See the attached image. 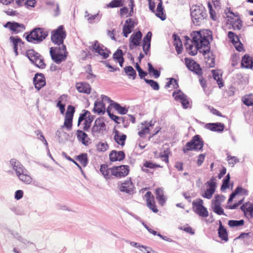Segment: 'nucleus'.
<instances>
[{"instance_id": "nucleus-17", "label": "nucleus", "mask_w": 253, "mask_h": 253, "mask_svg": "<svg viewBox=\"0 0 253 253\" xmlns=\"http://www.w3.org/2000/svg\"><path fill=\"white\" fill-rule=\"evenodd\" d=\"M142 34L140 31H138L132 34L129 38V46L131 49L133 46H137L140 44V42L142 38Z\"/></svg>"}, {"instance_id": "nucleus-5", "label": "nucleus", "mask_w": 253, "mask_h": 253, "mask_svg": "<svg viewBox=\"0 0 253 253\" xmlns=\"http://www.w3.org/2000/svg\"><path fill=\"white\" fill-rule=\"evenodd\" d=\"M203 147V142L200 136L196 135L194 136L192 140L187 143L185 148H184L183 150L185 153L186 152L192 150H200Z\"/></svg>"}, {"instance_id": "nucleus-27", "label": "nucleus", "mask_w": 253, "mask_h": 253, "mask_svg": "<svg viewBox=\"0 0 253 253\" xmlns=\"http://www.w3.org/2000/svg\"><path fill=\"white\" fill-rule=\"evenodd\" d=\"M18 178L23 182L26 184H30L33 180L31 176L28 174V171L26 169L23 172H20L19 174L16 175Z\"/></svg>"}, {"instance_id": "nucleus-64", "label": "nucleus", "mask_w": 253, "mask_h": 253, "mask_svg": "<svg viewBox=\"0 0 253 253\" xmlns=\"http://www.w3.org/2000/svg\"><path fill=\"white\" fill-rule=\"evenodd\" d=\"M143 167H145V168H150V169H155L156 168L160 167V166L154 164L149 161H146L143 164Z\"/></svg>"}, {"instance_id": "nucleus-49", "label": "nucleus", "mask_w": 253, "mask_h": 253, "mask_svg": "<svg viewBox=\"0 0 253 253\" xmlns=\"http://www.w3.org/2000/svg\"><path fill=\"white\" fill-rule=\"evenodd\" d=\"M169 81L165 85L166 88L169 87L171 85H173L174 88H177L179 86L178 82L174 78H169Z\"/></svg>"}, {"instance_id": "nucleus-31", "label": "nucleus", "mask_w": 253, "mask_h": 253, "mask_svg": "<svg viewBox=\"0 0 253 253\" xmlns=\"http://www.w3.org/2000/svg\"><path fill=\"white\" fill-rule=\"evenodd\" d=\"M155 193L157 200L161 206H163L166 201L163 189L162 188H158L156 190Z\"/></svg>"}, {"instance_id": "nucleus-12", "label": "nucleus", "mask_w": 253, "mask_h": 253, "mask_svg": "<svg viewBox=\"0 0 253 253\" xmlns=\"http://www.w3.org/2000/svg\"><path fill=\"white\" fill-rule=\"evenodd\" d=\"M137 24V21L136 19L132 18L126 19L123 28V36L127 38L128 35L131 33L132 30Z\"/></svg>"}, {"instance_id": "nucleus-11", "label": "nucleus", "mask_w": 253, "mask_h": 253, "mask_svg": "<svg viewBox=\"0 0 253 253\" xmlns=\"http://www.w3.org/2000/svg\"><path fill=\"white\" fill-rule=\"evenodd\" d=\"M75 112V108L73 106L69 105L67 107L64 120V126H66L68 129L72 128L73 118Z\"/></svg>"}, {"instance_id": "nucleus-55", "label": "nucleus", "mask_w": 253, "mask_h": 253, "mask_svg": "<svg viewBox=\"0 0 253 253\" xmlns=\"http://www.w3.org/2000/svg\"><path fill=\"white\" fill-rule=\"evenodd\" d=\"M230 180V175L228 173L223 180V183L221 187L222 191L229 188V182Z\"/></svg>"}, {"instance_id": "nucleus-43", "label": "nucleus", "mask_w": 253, "mask_h": 253, "mask_svg": "<svg viewBox=\"0 0 253 253\" xmlns=\"http://www.w3.org/2000/svg\"><path fill=\"white\" fill-rule=\"evenodd\" d=\"M100 171L106 179L110 178L112 175L110 174L111 172L110 169H108L105 165H102L101 166Z\"/></svg>"}, {"instance_id": "nucleus-29", "label": "nucleus", "mask_w": 253, "mask_h": 253, "mask_svg": "<svg viewBox=\"0 0 253 253\" xmlns=\"http://www.w3.org/2000/svg\"><path fill=\"white\" fill-rule=\"evenodd\" d=\"M93 111L94 113L98 114H104L105 112V105L104 103L100 101H95Z\"/></svg>"}, {"instance_id": "nucleus-44", "label": "nucleus", "mask_w": 253, "mask_h": 253, "mask_svg": "<svg viewBox=\"0 0 253 253\" xmlns=\"http://www.w3.org/2000/svg\"><path fill=\"white\" fill-rule=\"evenodd\" d=\"M77 159L84 167H85L88 163L87 156L86 153H83L78 156Z\"/></svg>"}, {"instance_id": "nucleus-38", "label": "nucleus", "mask_w": 253, "mask_h": 253, "mask_svg": "<svg viewBox=\"0 0 253 253\" xmlns=\"http://www.w3.org/2000/svg\"><path fill=\"white\" fill-rule=\"evenodd\" d=\"M113 106L112 107L114 108L118 113L125 115L128 112V109L125 107L121 106L119 103L115 102L113 103L112 104Z\"/></svg>"}, {"instance_id": "nucleus-62", "label": "nucleus", "mask_w": 253, "mask_h": 253, "mask_svg": "<svg viewBox=\"0 0 253 253\" xmlns=\"http://www.w3.org/2000/svg\"><path fill=\"white\" fill-rule=\"evenodd\" d=\"M101 102H107L108 103H110V106L112 107L113 103H115L113 100H111L109 97L107 96H106L105 95H102L101 96Z\"/></svg>"}, {"instance_id": "nucleus-56", "label": "nucleus", "mask_w": 253, "mask_h": 253, "mask_svg": "<svg viewBox=\"0 0 253 253\" xmlns=\"http://www.w3.org/2000/svg\"><path fill=\"white\" fill-rule=\"evenodd\" d=\"M173 44L175 47L177 54H179L181 53L183 49L181 41H178L176 42H174Z\"/></svg>"}, {"instance_id": "nucleus-21", "label": "nucleus", "mask_w": 253, "mask_h": 253, "mask_svg": "<svg viewBox=\"0 0 253 253\" xmlns=\"http://www.w3.org/2000/svg\"><path fill=\"white\" fill-rule=\"evenodd\" d=\"M152 36V33L148 32L143 40V50L146 55L148 54L150 48Z\"/></svg>"}, {"instance_id": "nucleus-59", "label": "nucleus", "mask_w": 253, "mask_h": 253, "mask_svg": "<svg viewBox=\"0 0 253 253\" xmlns=\"http://www.w3.org/2000/svg\"><path fill=\"white\" fill-rule=\"evenodd\" d=\"M103 131V130L94 124L91 129V133L94 136H97L98 133L102 132Z\"/></svg>"}, {"instance_id": "nucleus-50", "label": "nucleus", "mask_w": 253, "mask_h": 253, "mask_svg": "<svg viewBox=\"0 0 253 253\" xmlns=\"http://www.w3.org/2000/svg\"><path fill=\"white\" fill-rule=\"evenodd\" d=\"M244 221L243 219L240 220H230L228 221V225L230 227H238L244 224Z\"/></svg>"}, {"instance_id": "nucleus-8", "label": "nucleus", "mask_w": 253, "mask_h": 253, "mask_svg": "<svg viewBox=\"0 0 253 253\" xmlns=\"http://www.w3.org/2000/svg\"><path fill=\"white\" fill-rule=\"evenodd\" d=\"M112 175L117 178H121L126 176L129 171V166L126 165H121L118 167H113L110 169Z\"/></svg>"}, {"instance_id": "nucleus-13", "label": "nucleus", "mask_w": 253, "mask_h": 253, "mask_svg": "<svg viewBox=\"0 0 253 253\" xmlns=\"http://www.w3.org/2000/svg\"><path fill=\"white\" fill-rule=\"evenodd\" d=\"M118 188L120 191L129 195L133 193L134 185L130 179L119 184Z\"/></svg>"}, {"instance_id": "nucleus-53", "label": "nucleus", "mask_w": 253, "mask_h": 253, "mask_svg": "<svg viewBox=\"0 0 253 253\" xmlns=\"http://www.w3.org/2000/svg\"><path fill=\"white\" fill-rule=\"evenodd\" d=\"M225 199V197L223 195H217L214 199L212 200L211 204L221 205Z\"/></svg>"}, {"instance_id": "nucleus-48", "label": "nucleus", "mask_w": 253, "mask_h": 253, "mask_svg": "<svg viewBox=\"0 0 253 253\" xmlns=\"http://www.w3.org/2000/svg\"><path fill=\"white\" fill-rule=\"evenodd\" d=\"M144 80L147 84H149L154 90H158L159 89L160 86L157 82L145 78H144Z\"/></svg>"}, {"instance_id": "nucleus-6", "label": "nucleus", "mask_w": 253, "mask_h": 253, "mask_svg": "<svg viewBox=\"0 0 253 253\" xmlns=\"http://www.w3.org/2000/svg\"><path fill=\"white\" fill-rule=\"evenodd\" d=\"M193 209L195 213L200 216L207 217L209 216L207 209L203 206V201L201 199H197L192 202Z\"/></svg>"}, {"instance_id": "nucleus-52", "label": "nucleus", "mask_w": 253, "mask_h": 253, "mask_svg": "<svg viewBox=\"0 0 253 253\" xmlns=\"http://www.w3.org/2000/svg\"><path fill=\"white\" fill-rule=\"evenodd\" d=\"M94 124L97 126L102 130H105L106 125L102 118H99L96 119Z\"/></svg>"}, {"instance_id": "nucleus-10", "label": "nucleus", "mask_w": 253, "mask_h": 253, "mask_svg": "<svg viewBox=\"0 0 253 253\" xmlns=\"http://www.w3.org/2000/svg\"><path fill=\"white\" fill-rule=\"evenodd\" d=\"M172 96L176 101L181 102L182 107L184 109L188 108L190 106V102L187 97L180 90L174 91Z\"/></svg>"}, {"instance_id": "nucleus-54", "label": "nucleus", "mask_w": 253, "mask_h": 253, "mask_svg": "<svg viewBox=\"0 0 253 253\" xmlns=\"http://www.w3.org/2000/svg\"><path fill=\"white\" fill-rule=\"evenodd\" d=\"M90 113L85 110H83V113L81 114H80L79 119H78V126H80L81 123L84 121L85 120V119L87 118V115H90Z\"/></svg>"}, {"instance_id": "nucleus-16", "label": "nucleus", "mask_w": 253, "mask_h": 253, "mask_svg": "<svg viewBox=\"0 0 253 253\" xmlns=\"http://www.w3.org/2000/svg\"><path fill=\"white\" fill-rule=\"evenodd\" d=\"M214 180L215 178L212 176L210 181L207 182L206 184H207L210 188L207 189V190L205 191V193L202 195V196L204 198L208 199L211 198L212 195L215 192V182Z\"/></svg>"}, {"instance_id": "nucleus-37", "label": "nucleus", "mask_w": 253, "mask_h": 253, "mask_svg": "<svg viewBox=\"0 0 253 253\" xmlns=\"http://www.w3.org/2000/svg\"><path fill=\"white\" fill-rule=\"evenodd\" d=\"M159 1V3L157 5V13L156 14V15L160 18L162 20H164L166 19V16L164 15L163 13V7L162 6V0H158Z\"/></svg>"}, {"instance_id": "nucleus-40", "label": "nucleus", "mask_w": 253, "mask_h": 253, "mask_svg": "<svg viewBox=\"0 0 253 253\" xmlns=\"http://www.w3.org/2000/svg\"><path fill=\"white\" fill-rule=\"evenodd\" d=\"M211 72L212 73L213 79L216 81L219 87L220 88L222 87L223 86V83H222V80L221 79V76H220V73L219 71L212 70Z\"/></svg>"}, {"instance_id": "nucleus-35", "label": "nucleus", "mask_w": 253, "mask_h": 253, "mask_svg": "<svg viewBox=\"0 0 253 253\" xmlns=\"http://www.w3.org/2000/svg\"><path fill=\"white\" fill-rule=\"evenodd\" d=\"M204 56L206 60L205 61L209 67H213L215 65V60L212 54L210 52V49L209 50V51L207 52V54Z\"/></svg>"}, {"instance_id": "nucleus-36", "label": "nucleus", "mask_w": 253, "mask_h": 253, "mask_svg": "<svg viewBox=\"0 0 253 253\" xmlns=\"http://www.w3.org/2000/svg\"><path fill=\"white\" fill-rule=\"evenodd\" d=\"M26 55L32 63L37 58H38V57H40V54L36 52L33 49L27 50L26 52Z\"/></svg>"}, {"instance_id": "nucleus-58", "label": "nucleus", "mask_w": 253, "mask_h": 253, "mask_svg": "<svg viewBox=\"0 0 253 253\" xmlns=\"http://www.w3.org/2000/svg\"><path fill=\"white\" fill-rule=\"evenodd\" d=\"M113 58L116 60L124 58L123 51L120 49H118L113 54Z\"/></svg>"}, {"instance_id": "nucleus-61", "label": "nucleus", "mask_w": 253, "mask_h": 253, "mask_svg": "<svg viewBox=\"0 0 253 253\" xmlns=\"http://www.w3.org/2000/svg\"><path fill=\"white\" fill-rule=\"evenodd\" d=\"M88 74L86 76V79L93 82L94 81L96 78V76L91 73V68L90 65L88 66Z\"/></svg>"}, {"instance_id": "nucleus-24", "label": "nucleus", "mask_w": 253, "mask_h": 253, "mask_svg": "<svg viewBox=\"0 0 253 253\" xmlns=\"http://www.w3.org/2000/svg\"><path fill=\"white\" fill-rule=\"evenodd\" d=\"M77 137L79 141L85 146H87L90 143L87 134L81 130L77 131Z\"/></svg>"}, {"instance_id": "nucleus-7", "label": "nucleus", "mask_w": 253, "mask_h": 253, "mask_svg": "<svg viewBox=\"0 0 253 253\" xmlns=\"http://www.w3.org/2000/svg\"><path fill=\"white\" fill-rule=\"evenodd\" d=\"M49 53L52 61L59 64L63 61V53L60 47H51L50 48Z\"/></svg>"}, {"instance_id": "nucleus-26", "label": "nucleus", "mask_w": 253, "mask_h": 253, "mask_svg": "<svg viewBox=\"0 0 253 253\" xmlns=\"http://www.w3.org/2000/svg\"><path fill=\"white\" fill-rule=\"evenodd\" d=\"M9 40L13 44L14 52L15 53L16 55H18V46L21 47V45L24 44V42L18 37L11 36L9 38Z\"/></svg>"}, {"instance_id": "nucleus-28", "label": "nucleus", "mask_w": 253, "mask_h": 253, "mask_svg": "<svg viewBox=\"0 0 253 253\" xmlns=\"http://www.w3.org/2000/svg\"><path fill=\"white\" fill-rule=\"evenodd\" d=\"M207 128L211 131L222 132L224 128V124L221 123H210L206 125Z\"/></svg>"}, {"instance_id": "nucleus-57", "label": "nucleus", "mask_w": 253, "mask_h": 253, "mask_svg": "<svg viewBox=\"0 0 253 253\" xmlns=\"http://www.w3.org/2000/svg\"><path fill=\"white\" fill-rule=\"evenodd\" d=\"M227 161L228 164L233 167L236 163L239 162V160L236 157L228 156Z\"/></svg>"}, {"instance_id": "nucleus-41", "label": "nucleus", "mask_w": 253, "mask_h": 253, "mask_svg": "<svg viewBox=\"0 0 253 253\" xmlns=\"http://www.w3.org/2000/svg\"><path fill=\"white\" fill-rule=\"evenodd\" d=\"M33 63L35 64L36 66L41 69H44L46 66L43 58L40 54V57H38Z\"/></svg>"}, {"instance_id": "nucleus-9", "label": "nucleus", "mask_w": 253, "mask_h": 253, "mask_svg": "<svg viewBox=\"0 0 253 253\" xmlns=\"http://www.w3.org/2000/svg\"><path fill=\"white\" fill-rule=\"evenodd\" d=\"M51 40L54 44L58 45L63 43V26H60L52 32Z\"/></svg>"}, {"instance_id": "nucleus-14", "label": "nucleus", "mask_w": 253, "mask_h": 253, "mask_svg": "<svg viewBox=\"0 0 253 253\" xmlns=\"http://www.w3.org/2000/svg\"><path fill=\"white\" fill-rule=\"evenodd\" d=\"M4 26L8 28L14 34L23 32L25 30V26L24 24L15 22H7Z\"/></svg>"}, {"instance_id": "nucleus-34", "label": "nucleus", "mask_w": 253, "mask_h": 253, "mask_svg": "<svg viewBox=\"0 0 253 253\" xmlns=\"http://www.w3.org/2000/svg\"><path fill=\"white\" fill-rule=\"evenodd\" d=\"M142 126L141 130L138 132V135L141 137H143L146 134L149 133L150 130V127L152 126V122L147 123L145 122V124H142Z\"/></svg>"}, {"instance_id": "nucleus-33", "label": "nucleus", "mask_w": 253, "mask_h": 253, "mask_svg": "<svg viewBox=\"0 0 253 253\" xmlns=\"http://www.w3.org/2000/svg\"><path fill=\"white\" fill-rule=\"evenodd\" d=\"M241 65L243 67L252 68L253 65V61L252 58L248 55H244L242 59Z\"/></svg>"}, {"instance_id": "nucleus-2", "label": "nucleus", "mask_w": 253, "mask_h": 253, "mask_svg": "<svg viewBox=\"0 0 253 253\" xmlns=\"http://www.w3.org/2000/svg\"><path fill=\"white\" fill-rule=\"evenodd\" d=\"M190 14L192 22L196 26L203 23L207 16L205 7L202 5H193L190 8Z\"/></svg>"}, {"instance_id": "nucleus-42", "label": "nucleus", "mask_w": 253, "mask_h": 253, "mask_svg": "<svg viewBox=\"0 0 253 253\" xmlns=\"http://www.w3.org/2000/svg\"><path fill=\"white\" fill-rule=\"evenodd\" d=\"M126 74L129 77H132V79H135L136 76V73L132 67L129 66L124 68Z\"/></svg>"}, {"instance_id": "nucleus-3", "label": "nucleus", "mask_w": 253, "mask_h": 253, "mask_svg": "<svg viewBox=\"0 0 253 253\" xmlns=\"http://www.w3.org/2000/svg\"><path fill=\"white\" fill-rule=\"evenodd\" d=\"M28 42L38 43L43 41L48 36V32L42 28H35L30 33H25Z\"/></svg>"}, {"instance_id": "nucleus-25", "label": "nucleus", "mask_w": 253, "mask_h": 253, "mask_svg": "<svg viewBox=\"0 0 253 253\" xmlns=\"http://www.w3.org/2000/svg\"><path fill=\"white\" fill-rule=\"evenodd\" d=\"M76 87L78 91L81 93L89 94L91 91V87L89 84L84 83H78L76 84Z\"/></svg>"}, {"instance_id": "nucleus-32", "label": "nucleus", "mask_w": 253, "mask_h": 253, "mask_svg": "<svg viewBox=\"0 0 253 253\" xmlns=\"http://www.w3.org/2000/svg\"><path fill=\"white\" fill-rule=\"evenodd\" d=\"M126 138V134H122L121 135L118 130H115L114 139L118 144L124 146L125 145Z\"/></svg>"}, {"instance_id": "nucleus-20", "label": "nucleus", "mask_w": 253, "mask_h": 253, "mask_svg": "<svg viewBox=\"0 0 253 253\" xmlns=\"http://www.w3.org/2000/svg\"><path fill=\"white\" fill-rule=\"evenodd\" d=\"M33 81L35 86L38 90H40L46 84L45 78L42 74H36Z\"/></svg>"}, {"instance_id": "nucleus-22", "label": "nucleus", "mask_w": 253, "mask_h": 253, "mask_svg": "<svg viewBox=\"0 0 253 253\" xmlns=\"http://www.w3.org/2000/svg\"><path fill=\"white\" fill-rule=\"evenodd\" d=\"M125 158L124 151H117L113 150L109 154V158L111 162L121 161Z\"/></svg>"}, {"instance_id": "nucleus-19", "label": "nucleus", "mask_w": 253, "mask_h": 253, "mask_svg": "<svg viewBox=\"0 0 253 253\" xmlns=\"http://www.w3.org/2000/svg\"><path fill=\"white\" fill-rule=\"evenodd\" d=\"M145 197L146 198L147 207L153 212H157L158 210L155 205L154 196L152 194L151 192L150 191L146 192Z\"/></svg>"}, {"instance_id": "nucleus-23", "label": "nucleus", "mask_w": 253, "mask_h": 253, "mask_svg": "<svg viewBox=\"0 0 253 253\" xmlns=\"http://www.w3.org/2000/svg\"><path fill=\"white\" fill-rule=\"evenodd\" d=\"M12 169L15 171L16 175L23 172L26 169L24 166L16 159H12L10 161Z\"/></svg>"}, {"instance_id": "nucleus-39", "label": "nucleus", "mask_w": 253, "mask_h": 253, "mask_svg": "<svg viewBox=\"0 0 253 253\" xmlns=\"http://www.w3.org/2000/svg\"><path fill=\"white\" fill-rule=\"evenodd\" d=\"M124 0H113L108 4L107 8H115L123 6L124 4Z\"/></svg>"}, {"instance_id": "nucleus-1", "label": "nucleus", "mask_w": 253, "mask_h": 253, "mask_svg": "<svg viewBox=\"0 0 253 253\" xmlns=\"http://www.w3.org/2000/svg\"><path fill=\"white\" fill-rule=\"evenodd\" d=\"M192 43L188 41L185 44L187 52L191 55H195L197 51L206 55L210 49V40L212 39L211 33L207 30L193 31L191 33Z\"/></svg>"}, {"instance_id": "nucleus-63", "label": "nucleus", "mask_w": 253, "mask_h": 253, "mask_svg": "<svg viewBox=\"0 0 253 253\" xmlns=\"http://www.w3.org/2000/svg\"><path fill=\"white\" fill-rule=\"evenodd\" d=\"M244 104L247 106H253V98L249 97H244L242 99Z\"/></svg>"}, {"instance_id": "nucleus-51", "label": "nucleus", "mask_w": 253, "mask_h": 253, "mask_svg": "<svg viewBox=\"0 0 253 253\" xmlns=\"http://www.w3.org/2000/svg\"><path fill=\"white\" fill-rule=\"evenodd\" d=\"M96 146L97 150L99 152H105L109 147L106 142H100Z\"/></svg>"}, {"instance_id": "nucleus-60", "label": "nucleus", "mask_w": 253, "mask_h": 253, "mask_svg": "<svg viewBox=\"0 0 253 253\" xmlns=\"http://www.w3.org/2000/svg\"><path fill=\"white\" fill-rule=\"evenodd\" d=\"M62 96H60L58 99L56 101V106L59 107L60 110L61 114H63V104H62L63 101Z\"/></svg>"}, {"instance_id": "nucleus-46", "label": "nucleus", "mask_w": 253, "mask_h": 253, "mask_svg": "<svg viewBox=\"0 0 253 253\" xmlns=\"http://www.w3.org/2000/svg\"><path fill=\"white\" fill-rule=\"evenodd\" d=\"M211 208L213 212L218 215H226L220 205L211 204Z\"/></svg>"}, {"instance_id": "nucleus-4", "label": "nucleus", "mask_w": 253, "mask_h": 253, "mask_svg": "<svg viewBox=\"0 0 253 253\" xmlns=\"http://www.w3.org/2000/svg\"><path fill=\"white\" fill-rule=\"evenodd\" d=\"M89 48L93 52L98 53L102 57V59H106L111 53L106 47L99 43L97 41H95L90 43Z\"/></svg>"}, {"instance_id": "nucleus-45", "label": "nucleus", "mask_w": 253, "mask_h": 253, "mask_svg": "<svg viewBox=\"0 0 253 253\" xmlns=\"http://www.w3.org/2000/svg\"><path fill=\"white\" fill-rule=\"evenodd\" d=\"M94 119V116L93 115H90L87 117L84 122V126L83 127L84 130H87L90 128L91 124Z\"/></svg>"}, {"instance_id": "nucleus-30", "label": "nucleus", "mask_w": 253, "mask_h": 253, "mask_svg": "<svg viewBox=\"0 0 253 253\" xmlns=\"http://www.w3.org/2000/svg\"><path fill=\"white\" fill-rule=\"evenodd\" d=\"M218 236L221 239L225 242L228 240V234L226 229L222 225V223L219 221V227L218 230Z\"/></svg>"}, {"instance_id": "nucleus-15", "label": "nucleus", "mask_w": 253, "mask_h": 253, "mask_svg": "<svg viewBox=\"0 0 253 253\" xmlns=\"http://www.w3.org/2000/svg\"><path fill=\"white\" fill-rule=\"evenodd\" d=\"M185 64L187 67L191 71L194 72L198 75L202 74V69L200 65L193 59L185 58Z\"/></svg>"}, {"instance_id": "nucleus-18", "label": "nucleus", "mask_w": 253, "mask_h": 253, "mask_svg": "<svg viewBox=\"0 0 253 253\" xmlns=\"http://www.w3.org/2000/svg\"><path fill=\"white\" fill-rule=\"evenodd\" d=\"M228 37L234 45L235 48L239 51L243 50V45L240 42L239 38L233 32L230 31L228 34Z\"/></svg>"}, {"instance_id": "nucleus-47", "label": "nucleus", "mask_w": 253, "mask_h": 253, "mask_svg": "<svg viewBox=\"0 0 253 253\" xmlns=\"http://www.w3.org/2000/svg\"><path fill=\"white\" fill-rule=\"evenodd\" d=\"M148 66L149 73L150 74L152 73L155 78H158L160 76V72L155 69L150 63H148Z\"/></svg>"}]
</instances>
